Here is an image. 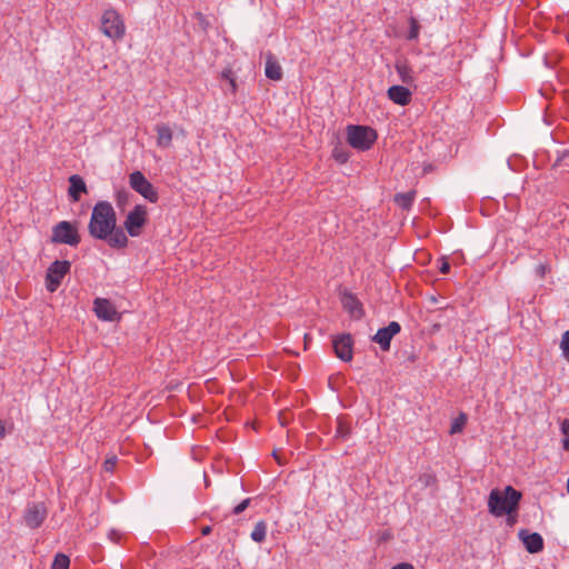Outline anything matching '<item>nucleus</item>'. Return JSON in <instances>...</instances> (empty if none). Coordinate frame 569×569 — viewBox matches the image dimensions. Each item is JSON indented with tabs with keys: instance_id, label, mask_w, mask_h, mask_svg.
Segmentation results:
<instances>
[{
	"instance_id": "nucleus-38",
	"label": "nucleus",
	"mask_w": 569,
	"mask_h": 569,
	"mask_svg": "<svg viewBox=\"0 0 569 569\" xmlns=\"http://www.w3.org/2000/svg\"><path fill=\"white\" fill-rule=\"evenodd\" d=\"M567 492L569 493V477H568V481H567Z\"/></svg>"
},
{
	"instance_id": "nucleus-21",
	"label": "nucleus",
	"mask_w": 569,
	"mask_h": 569,
	"mask_svg": "<svg viewBox=\"0 0 569 569\" xmlns=\"http://www.w3.org/2000/svg\"><path fill=\"white\" fill-rule=\"evenodd\" d=\"M267 536V523L263 520L258 521L250 535L254 542H263Z\"/></svg>"
},
{
	"instance_id": "nucleus-7",
	"label": "nucleus",
	"mask_w": 569,
	"mask_h": 569,
	"mask_svg": "<svg viewBox=\"0 0 569 569\" xmlns=\"http://www.w3.org/2000/svg\"><path fill=\"white\" fill-rule=\"evenodd\" d=\"M130 187L138 193H140L144 199L154 203L158 201L159 196L154 187L151 182L147 180L140 171H134L129 176Z\"/></svg>"
},
{
	"instance_id": "nucleus-32",
	"label": "nucleus",
	"mask_w": 569,
	"mask_h": 569,
	"mask_svg": "<svg viewBox=\"0 0 569 569\" xmlns=\"http://www.w3.org/2000/svg\"><path fill=\"white\" fill-rule=\"evenodd\" d=\"M517 513L518 512H510V513H505V516H507V523L509 526H513L517 521Z\"/></svg>"
},
{
	"instance_id": "nucleus-37",
	"label": "nucleus",
	"mask_w": 569,
	"mask_h": 569,
	"mask_svg": "<svg viewBox=\"0 0 569 569\" xmlns=\"http://www.w3.org/2000/svg\"><path fill=\"white\" fill-rule=\"evenodd\" d=\"M211 530H212V529H211V527H210V526H206V527H203V528L201 529V533H202L203 536H208V535L211 532Z\"/></svg>"
},
{
	"instance_id": "nucleus-23",
	"label": "nucleus",
	"mask_w": 569,
	"mask_h": 569,
	"mask_svg": "<svg viewBox=\"0 0 569 569\" xmlns=\"http://www.w3.org/2000/svg\"><path fill=\"white\" fill-rule=\"evenodd\" d=\"M467 423V415L461 412L456 419H453V421L451 422V426H450V435H456V433H459L463 430L465 426Z\"/></svg>"
},
{
	"instance_id": "nucleus-25",
	"label": "nucleus",
	"mask_w": 569,
	"mask_h": 569,
	"mask_svg": "<svg viewBox=\"0 0 569 569\" xmlns=\"http://www.w3.org/2000/svg\"><path fill=\"white\" fill-rule=\"evenodd\" d=\"M69 565L70 560L68 556L63 553H57L51 565V569H68Z\"/></svg>"
},
{
	"instance_id": "nucleus-27",
	"label": "nucleus",
	"mask_w": 569,
	"mask_h": 569,
	"mask_svg": "<svg viewBox=\"0 0 569 569\" xmlns=\"http://www.w3.org/2000/svg\"><path fill=\"white\" fill-rule=\"evenodd\" d=\"M221 77L228 81L231 92L234 93L237 90V83L232 71L230 69H226L222 71Z\"/></svg>"
},
{
	"instance_id": "nucleus-29",
	"label": "nucleus",
	"mask_w": 569,
	"mask_h": 569,
	"mask_svg": "<svg viewBox=\"0 0 569 569\" xmlns=\"http://www.w3.org/2000/svg\"><path fill=\"white\" fill-rule=\"evenodd\" d=\"M250 502H251L250 498H247V499L242 500L239 505H237L232 509V513L233 515H240L241 512H243L249 507Z\"/></svg>"
},
{
	"instance_id": "nucleus-20",
	"label": "nucleus",
	"mask_w": 569,
	"mask_h": 569,
	"mask_svg": "<svg viewBox=\"0 0 569 569\" xmlns=\"http://www.w3.org/2000/svg\"><path fill=\"white\" fill-rule=\"evenodd\" d=\"M351 436V427L341 418L337 420L336 439L348 440Z\"/></svg>"
},
{
	"instance_id": "nucleus-6",
	"label": "nucleus",
	"mask_w": 569,
	"mask_h": 569,
	"mask_svg": "<svg viewBox=\"0 0 569 569\" xmlns=\"http://www.w3.org/2000/svg\"><path fill=\"white\" fill-rule=\"evenodd\" d=\"M71 262L68 260L53 261L46 273V288L49 292H54L61 284L62 279L70 272Z\"/></svg>"
},
{
	"instance_id": "nucleus-3",
	"label": "nucleus",
	"mask_w": 569,
	"mask_h": 569,
	"mask_svg": "<svg viewBox=\"0 0 569 569\" xmlns=\"http://www.w3.org/2000/svg\"><path fill=\"white\" fill-rule=\"evenodd\" d=\"M346 131L348 143L357 150H369L377 140L376 130L367 126L349 124Z\"/></svg>"
},
{
	"instance_id": "nucleus-2",
	"label": "nucleus",
	"mask_w": 569,
	"mask_h": 569,
	"mask_svg": "<svg viewBox=\"0 0 569 569\" xmlns=\"http://www.w3.org/2000/svg\"><path fill=\"white\" fill-rule=\"evenodd\" d=\"M521 497V492L511 486H507L503 490L492 489L488 497V510L495 517L518 512Z\"/></svg>"
},
{
	"instance_id": "nucleus-34",
	"label": "nucleus",
	"mask_w": 569,
	"mask_h": 569,
	"mask_svg": "<svg viewBox=\"0 0 569 569\" xmlns=\"http://www.w3.org/2000/svg\"><path fill=\"white\" fill-rule=\"evenodd\" d=\"M449 270H450V263L443 259L441 262V266L439 268V271L445 274V273H448Z\"/></svg>"
},
{
	"instance_id": "nucleus-22",
	"label": "nucleus",
	"mask_w": 569,
	"mask_h": 569,
	"mask_svg": "<svg viewBox=\"0 0 569 569\" xmlns=\"http://www.w3.org/2000/svg\"><path fill=\"white\" fill-rule=\"evenodd\" d=\"M415 199V191H409L405 193H398L395 197V202L401 207L402 209H410Z\"/></svg>"
},
{
	"instance_id": "nucleus-13",
	"label": "nucleus",
	"mask_w": 569,
	"mask_h": 569,
	"mask_svg": "<svg viewBox=\"0 0 569 569\" xmlns=\"http://www.w3.org/2000/svg\"><path fill=\"white\" fill-rule=\"evenodd\" d=\"M518 536L529 553H538L543 549V539L540 533L521 529Z\"/></svg>"
},
{
	"instance_id": "nucleus-17",
	"label": "nucleus",
	"mask_w": 569,
	"mask_h": 569,
	"mask_svg": "<svg viewBox=\"0 0 569 569\" xmlns=\"http://www.w3.org/2000/svg\"><path fill=\"white\" fill-rule=\"evenodd\" d=\"M264 73L268 79L273 81H279L282 79V68L276 57L270 52L266 57Z\"/></svg>"
},
{
	"instance_id": "nucleus-18",
	"label": "nucleus",
	"mask_w": 569,
	"mask_h": 569,
	"mask_svg": "<svg viewBox=\"0 0 569 569\" xmlns=\"http://www.w3.org/2000/svg\"><path fill=\"white\" fill-rule=\"evenodd\" d=\"M156 131L158 133L157 144L161 148H168L172 142V131L167 124H157Z\"/></svg>"
},
{
	"instance_id": "nucleus-36",
	"label": "nucleus",
	"mask_w": 569,
	"mask_h": 569,
	"mask_svg": "<svg viewBox=\"0 0 569 569\" xmlns=\"http://www.w3.org/2000/svg\"><path fill=\"white\" fill-rule=\"evenodd\" d=\"M6 437V428L3 422L0 420V439H3Z\"/></svg>"
},
{
	"instance_id": "nucleus-9",
	"label": "nucleus",
	"mask_w": 569,
	"mask_h": 569,
	"mask_svg": "<svg viewBox=\"0 0 569 569\" xmlns=\"http://www.w3.org/2000/svg\"><path fill=\"white\" fill-rule=\"evenodd\" d=\"M48 510L42 502H32L28 503L23 520L27 527L31 529H36L42 525L44 519L47 518Z\"/></svg>"
},
{
	"instance_id": "nucleus-33",
	"label": "nucleus",
	"mask_w": 569,
	"mask_h": 569,
	"mask_svg": "<svg viewBox=\"0 0 569 569\" xmlns=\"http://www.w3.org/2000/svg\"><path fill=\"white\" fill-rule=\"evenodd\" d=\"M117 199H118V203H122L124 201H127L128 199V192L126 190H120L118 191L117 193Z\"/></svg>"
},
{
	"instance_id": "nucleus-8",
	"label": "nucleus",
	"mask_w": 569,
	"mask_h": 569,
	"mask_svg": "<svg viewBox=\"0 0 569 569\" xmlns=\"http://www.w3.org/2000/svg\"><path fill=\"white\" fill-rule=\"evenodd\" d=\"M147 222V210L142 204H137L127 214L123 227L131 237H139Z\"/></svg>"
},
{
	"instance_id": "nucleus-14",
	"label": "nucleus",
	"mask_w": 569,
	"mask_h": 569,
	"mask_svg": "<svg viewBox=\"0 0 569 569\" xmlns=\"http://www.w3.org/2000/svg\"><path fill=\"white\" fill-rule=\"evenodd\" d=\"M341 303L346 311H348L353 318L361 319L363 317L362 305L359 299L351 292L345 291L341 295Z\"/></svg>"
},
{
	"instance_id": "nucleus-26",
	"label": "nucleus",
	"mask_w": 569,
	"mask_h": 569,
	"mask_svg": "<svg viewBox=\"0 0 569 569\" xmlns=\"http://www.w3.org/2000/svg\"><path fill=\"white\" fill-rule=\"evenodd\" d=\"M560 429L562 435L565 436L562 440V447L566 451H569V419H563L561 421Z\"/></svg>"
},
{
	"instance_id": "nucleus-15",
	"label": "nucleus",
	"mask_w": 569,
	"mask_h": 569,
	"mask_svg": "<svg viewBox=\"0 0 569 569\" xmlns=\"http://www.w3.org/2000/svg\"><path fill=\"white\" fill-rule=\"evenodd\" d=\"M69 183L68 194L73 202L79 201L81 194L88 192L86 182L79 174H72L69 178Z\"/></svg>"
},
{
	"instance_id": "nucleus-12",
	"label": "nucleus",
	"mask_w": 569,
	"mask_h": 569,
	"mask_svg": "<svg viewBox=\"0 0 569 569\" xmlns=\"http://www.w3.org/2000/svg\"><path fill=\"white\" fill-rule=\"evenodd\" d=\"M93 310L96 316L104 321H114L118 317L116 307L104 298H96L93 301Z\"/></svg>"
},
{
	"instance_id": "nucleus-31",
	"label": "nucleus",
	"mask_w": 569,
	"mask_h": 569,
	"mask_svg": "<svg viewBox=\"0 0 569 569\" xmlns=\"http://www.w3.org/2000/svg\"><path fill=\"white\" fill-rule=\"evenodd\" d=\"M333 157L340 163H345L348 160V154L345 151L339 150L338 148L333 149Z\"/></svg>"
},
{
	"instance_id": "nucleus-19",
	"label": "nucleus",
	"mask_w": 569,
	"mask_h": 569,
	"mask_svg": "<svg viewBox=\"0 0 569 569\" xmlns=\"http://www.w3.org/2000/svg\"><path fill=\"white\" fill-rule=\"evenodd\" d=\"M396 70L403 83L411 84L413 82L412 70L406 62H397Z\"/></svg>"
},
{
	"instance_id": "nucleus-4",
	"label": "nucleus",
	"mask_w": 569,
	"mask_h": 569,
	"mask_svg": "<svg viewBox=\"0 0 569 569\" xmlns=\"http://www.w3.org/2000/svg\"><path fill=\"white\" fill-rule=\"evenodd\" d=\"M50 241L52 243L77 247L81 241V237L73 223L63 220L52 227Z\"/></svg>"
},
{
	"instance_id": "nucleus-1",
	"label": "nucleus",
	"mask_w": 569,
	"mask_h": 569,
	"mask_svg": "<svg viewBox=\"0 0 569 569\" xmlns=\"http://www.w3.org/2000/svg\"><path fill=\"white\" fill-rule=\"evenodd\" d=\"M88 231L92 238L107 241L111 248L123 249L128 246V237L124 230L117 226L116 211L108 201H98L94 204Z\"/></svg>"
},
{
	"instance_id": "nucleus-39",
	"label": "nucleus",
	"mask_w": 569,
	"mask_h": 569,
	"mask_svg": "<svg viewBox=\"0 0 569 569\" xmlns=\"http://www.w3.org/2000/svg\"><path fill=\"white\" fill-rule=\"evenodd\" d=\"M568 156H569V152H568Z\"/></svg>"
},
{
	"instance_id": "nucleus-28",
	"label": "nucleus",
	"mask_w": 569,
	"mask_h": 569,
	"mask_svg": "<svg viewBox=\"0 0 569 569\" xmlns=\"http://www.w3.org/2000/svg\"><path fill=\"white\" fill-rule=\"evenodd\" d=\"M560 348L566 360L569 362V330L565 331L561 338Z\"/></svg>"
},
{
	"instance_id": "nucleus-30",
	"label": "nucleus",
	"mask_w": 569,
	"mask_h": 569,
	"mask_svg": "<svg viewBox=\"0 0 569 569\" xmlns=\"http://www.w3.org/2000/svg\"><path fill=\"white\" fill-rule=\"evenodd\" d=\"M117 465V457L116 456H112V457H109L106 459L104 463H103V468L106 471L108 472H112L114 467Z\"/></svg>"
},
{
	"instance_id": "nucleus-5",
	"label": "nucleus",
	"mask_w": 569,
	"mask_h": 569,
	"mask_svg": "<svg viewBox=\"0 0 569 569\" xmlns=\"http://www.w3.org/2000/svg\"><path fill=\"white\" fill-rule=\"evenodd\" d=\"M101 30L104 36L112 40H120L124 36V23L114 9H108L101 18Z\"/></svg>"
},
{
	"instance_id": "nucleus-11",
	"label": "nucleus",
	"mask_w": 569,
	"mask_h": 569,
	"mask_svg": "<svg viewBox=\"0 0 569 569\" xmlns=\"http://www.w3.org/2000/svg\"><path fill=\"white\" fill-rule=\"evenodd\" d=\"M333 350L336 356L345 361L349 362L352 360V347L353 341L350 333H343L338 336L332 341Z\"/></svg>"
},
{
	"instance_id": "nucleus-10",
	"label": "nucleus",
	"mask_w": 569,
	"mask_h": 569,
	"mask_svg": "<svg viewBox=\"0 0 569 569\" xmlns=\"http://www.w3.org/2000/svg\"><path fill=\"white\" fill-rule=\"evenodd\" d=\"M401 326L397 321H391L387 327L380 328L372 337V341L378 343L382 351H389L391 339L398 335Z\"/></svg>"
},
{
	"instance_id": "nucleus-35",
	"label": "nucleus",
	"mask_w": 569,
	"mask_h": 569,
	"mask_svg": "<svg viewBox=\"0 0 569 569\" xmlns=\"http://www.w3.org/2000/svg\"><path fill=\"white\" fill-rule=\"evenodd\" d=\"M391 569H415V568L411 563L401 562V563L393 566Z\"/></svg>"
},
{
	"instance_id": "nucleus-24",
	"label": "nucleus",
	"mask_w": 569,
	"mask_h": 569,
	"mask_svg": "<svg viewBox=\"0 0 569 569\" xmlns=\"http://www.w3.org/2000/svg\"><path fill=\"white\" fill-rule=\"evenodd\" d=\"M409 31H408V34H407V40H417L419 38V33H420V23L419 21L415 18V17H410L409 18Z\"/></svg>"
},
{
	"instance_id": "nucleus-16",
	"label": "nucleus",
	"mask_w": 569,
	"mask_h": 569,
	"mask_svg": "<svg viewBox=\"0 0 569 569\" xmlns=\"http://www.w3.org/2000/svg\"><path fill=\"white\" fill-rule=\"evenodd\" d=\"M388 98L399 106H407L411 101V91L403 86H392L388 89Z\"/></svg>"
}]
</instances>
